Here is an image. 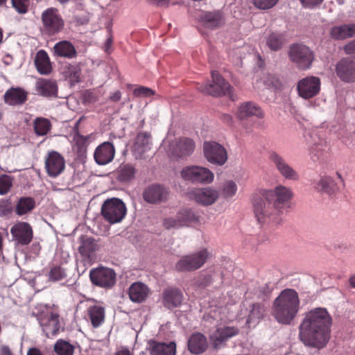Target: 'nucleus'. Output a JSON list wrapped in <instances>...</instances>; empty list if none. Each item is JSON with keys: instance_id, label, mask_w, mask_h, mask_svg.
Listing matches in <instances>:
<instances>
[{"instance_id": "nucleus-31", "label": "nucleus", "mask_w": 355, "mask_h": 355, "mask_svg": "<svg viewBox=\"0 0 355 355\" xmlns=\"http://www.w3.org/2000/svg\"><path fill=\"white\" fill-rule=\"evenodd\" d=\"M187 347L191 354H202L207 348V338L201 333H194L190 336Z\"/></svg>"}, {"instance_id": "nucleus-33", "label": "nucleus", "mask_w": 355, "mask_h": 355, "mask_svg": "<svg viewBox=\"0 0 355 355\" xmlns=\"http://www.w3.org/2000/svg\"><path fill=\"white\" fill-rule=\"evenodd\" d=\"M313 187L318 192L329 195L334 193L337 190L336 184L329 176H323L319 180H315L313 182Z\"/></svg>"}, {"instance_id": "nucleus-13", "label": "nucleus", "mask_w": 355, "mask_h": 355, "mask_svg": "<svg viewBox=\"0 0 355 355\" xmlns=\"http://www.w3.org/2000/svg\"><path fill=\"white\" fill-rule=\"evenodd\" d=\"M320 79L316 76H307L300 80L297 84L299 96L308 100L316 96L320 91Z\"/></svg>"}, {"instance_id": "nucleus-53", "label": "nucleus", "mask_w": 355, "mask_h": 355, "mask_svg": "<svg viewBox=\"0 0 355 355\" xmlns=\"http://www.w3.org/2000/svg\"><path fill=\"white\" fill-rule=\"evenodd\" d=\"M263 83L266 86L275 89H278L281 87V82L279 78L272 74L267 75L263 79Z\"/></svg>"}, {"instance_id": "nucleus-44", "label": "nucleus", "mask_w": 355, "mask_h": 355, "mask_svg": "<svg viewBox=\"0 0 355 355\" xmlns=\"http://www.w3.org/2000/svg\"><path fill=\"white\" fill-rule=\"evenodd\" d=\"M67 277L66 269L60 266H53L48 274L49 280L54 282L65 279Z\"/></svg>"}, {"instance_id": "nucleus-24", "label": "nucleus", "mask_w": 355, "mask_h": 355, "mask_svg": "<svg viewBox=\"0 0 355 355\" xmlns=\"http://www.w3.org/2000/svg\"><path fill=\"white\" fill-rule=\"evenodd\" d=\"M182 300L183 294L178 288H167L163 292V304L169 309L180 306Z\"/></svg>"}, {"instance_id": "nucleus-30", "label": "nucleus", "mask_w": 355, "mask_h": 355, "mask_svg": "<svg viewBox=\"0 0 355 355\" xmlns=\"http://www.w3.org/2000/svg\"><path fill=\"white\" fill-rule=\"evenodd\" d=\"M34 64L37 72L41 75H49L53 71V67L48 53L44 50L37 52Z\"/></svg>"}, {"instance_id": "nucleus-22", "label": "nucleus", "mask_w": 355, "mask_h": 355, "mask_svg": "<svg viewBox=\"0 0 355 355\" xmlns=\"http://www.w3.org/2000/svg\"><path fill=\"white\" fill-rule=\"evenodd\" d=\"M28 99V92L21 87H11L3 95V101L10 106H20Z\"/></svg>"}, {"instance_id": "nucleus-6", "label": "nucleus", "mask_w": 355, "mask_h": 355, "mask_svg": "<svg viewBox=\"0 0 355 355\" xmlns=\"http://www.w3.org/2000/svg\"><path fill=\"white\" fill-rule=\"evenodd\" d=\"M288 55L290 60L301 70L309 69L314 60L313 51L308 46L302 44L291 45Z\"/></svg>"}, {"instance_id": "nucleus-16", "label": "nucleus", "mask_w": 355, "mask_h": 355, "mask_svg": "<svg viewBox=\"0 0 355 355\" xmlns=\"http://www.w3.org/2000/svg\"><path fill=\"white\" fill-rule=\"evenodd\" d=\"M65 168V160L62 155L57 151H50L45 157V169L51 178H56Z\"/></svg>"}, {"instance_id": "nucleus-36", "label": "nucleus", "mask_w": 355, "mask_h": 355, "mask_svg": "<svg viewBox=\"0 0 355 355\" xmlns=\"http://www.w3.org/2000/svg\"><path fill=\"white\" fill-rule=\"evenodd\" d=\"M355 35V24H344L334 26L331 30V36L335 40H344Z\"/></svg>"}, {"instance_id": "nucleus-63", "label": "nucleus", "mask_w": 355, "mask_h": 355, "mask_svg": "<svg viewBox=\"0 0 355 355\" xmlns=\"http://www.w3.org/2000/svg\"><path fill=\"white\" fill-rule=\"evenodd\" d=\"M222 120L226 123H231L232 122V118L230 115L229 114H223L222 115V117H221Z\"/></svg>"}, {"instance_id": "nucleus-7", "label": "nucleus", "mask_w": 355, "mask_h": 355, "mask_svg": "<svg viewBox=\"0 0 355 355\" xmlns=\"http://www.w3.org/2000/svg\"><path fill=\"white\" fill-rule=\"evenodd\" d=\"M89 277L92 284L105 290L111 289L116 282L115 271L107 267L100 266L91 269Z\"/></svg>"}, {"instance_id": "nucleus-42", "label": "nucleus", "mask_w": 355, "mask_h": 355, "mask_svg": "<svg viewBox=\"0 0 355 355\" xmlns=\"http://www.w3.org/2000/svg\"><path fill=\"white\" fill-rule=\"evenodd\" d=\"M96 250V243L92 238H86L82 241V244L79 247L80 254L85 257H90L91 255Z\"/></svg>"}, {"instance_id": "nucleus-10", "label": "nucleus", "mask_w": 355, "mask_h": 355, "mask_svg": "<svg viewBox=\"0 0 355 355\" xmlns=\"http://www.w3.org/2000/svg\"><path fill=\"white\" fill-rule=\"evenodd\" d=\"M203 152L207 160L216 165L222 166L227 160V153L225 148L215 141H205Z\"/></svg>"}, {"instance_id": "nucleus-18", "label": "nucleus", "mask_w": 355, "mask_h": 355, "mask_svg": "<svg viewBox=\"0 0 355 355\" xmlns=\"http://www.w3.org/2000/svg\"><path fill=\"white\" fill-rule=\"evenodd\" d=\"M13 240L21 245H28L33 240V232L26 222H17L10 229Z\"/></svg>"}, {"instance_id": "nucleus-52", "label": "nucleus", "mask_w": 355, "mask_h": 355, "mask_svg": "<svg viewBox=\"0 0 355 355\" xmlns=\"http://www.w3.org/2000/svg\"><path fill=\"white\" fill-rule=\"evenodd\" d=\"M327 145L325 141L320 140L318 143L315 144L311 148V153L313 156L315 157L317 159L320 158L323 156L324 153L326 150Z\"/></svg>"}, {"instance_id": "nucleus-20", "label": "nucleus", "mask_w": 355, "mask_h": 355, "mask_svg": "<svg viewBox=\"0 0 355 355\" xmlns=\"http://www.w3.org/2000/svg\"><path fill=\"white\" fill-rule=\"evenodd\" d=\"M336 73L343 82H355V61L350 58H343L336 64Z\"/></svg>"}, {"instance_id": "nucleus-48", "label": "nucleus", "mask_w": 355, "mask_h": 355, "mask_svg": "<svg viewBox=\"0 0 355 355\" xmlns=\"http://www.w3.org/2000/svg\"><path fill=\"white\" fill-rule=\"evenodd\" d=\"M12 7L19 15H26L28 12L31 0H11Z\"/></svg>"}, {"instance_id": "nucleus-1", "label": "nucleus", "mask_w": 355, "mask_h": 355, "mask_svg": "<svg viewBox=\"0 0 355 355\" xmlns=\"http://www.w3.org/2000/svg\"><path fill=\"white\" fill-rule=\"evenodd\" d=\"M261 197L253 200V210L257 221L261 224L280 223L281 215L289 207L293 196L292 190L283 185L273 189L260 191Z\"/></svg>"}, {"instance_id": "nucleus-27", "label": "nucleus", "mask_w": 355, "mask_h": 355, "mask_svg": "<svg viewBox=\"0 0 355 355\" xmlns=\"http://www.w3.org/2000/svg\"><path fill=\"white\" fill-rule=\"evenodd\" d=\"M53 53L54 56L67 59L76 58L78 55L74 45L67 40L57 42L53 48Z\"/></svg>"}, {"instance_id": "nucleus-19", "label": "nucleus", "mask_w": 355, "mask_h": 355, "mask_svg": "<svg viewBox=\"0 0 355 355\" xmlns=\"http://www.w3.org/2000/svg\"><path fill=\"white\" fill-rule=\"evenodd\" d=\"M198 19L202 26L209 29L221 27L225 24V17L222 11H201Z\"/></svg>"}, {"instance_id": "nucleus-43", "label": "nucleus", "mask_w": 355, "mask_h": 355, "mask_svg": "<svg viewBox=\"0 0 355 355\" xmlns=\"http://www.w3.org/2000/svg\"><path fill=\"white\" fill-rule=\"evenodd\" d=\"M150 141V134L147 132H139L135 141V148L144 152L148 147Z\"/></svg>"}, {"instance_id": "nucleus-17", "label": "nucleus", "mask_w": 355, "mask_h": 355, "mask_svg": "<svg viewBox=\"0 0 355 355\" xmlns=\"http://www.w3.org/2000/svg\"><path fill=\"white\" fill-rule=\"evenodd\" d=\"M268 158L285 179L295 181L299 179L297 172L286 162L282 155L275 151H271L269 153Z\"/></svg>"}, {"instance_id": "nucleus-55", "label": "nucleus", "mask_w": 355, "mask_h": 355, "mask_svg": "<svg viewBox=\"0 0 355 355\" xmlns=\"http://www.w3.org/2000/svg\"><path fill=\"white\" fill-rule=\"evenodd\" d=\"M163 225L167 230L178 229L182 227L177 216L175 217H168L164 218L163 220Z\"/></svg>"}, {"instance_id": "nucleus-25", "label": "nucleus", "mask_w": 355, "mask_h": 355, "mask_svg": "<svg viewBox=\"0 0 355 355\" xmlns=\"http://www.w3.org/2000/svg\"><path fill=\"white\" fill-rule=\"evenodd\" d=\"M236 116L237 118L241 120L253 116L262 119L264 116V112L256 103L252 101H247L240 105L236 112Z\"/></svg>"}, {"instance_id": "nucleus-9", "label": "nucleus", "mask_w": 355, "mask_h": 355, "mask_svg": "<svg viewBox=\"0 0 355 355\" xmlns=\"http://www.w3.org/2000/svg\"><path fill=\"white\" fill-rule=\"evenodd\" d=\"M101 214L110 223L120 222L126 214V207L123 202L118 198L106 200L102 205Z\"/></svg>"}, {"instance_id": "nucleus-32", "label": "nucleus", "mask_w": 355, "mask_h": 355, "mask_svg": "<svg viewBox=\"0 0 355 355\" xmlns=\"http://www.w3.org/2000/svg\"><path fill=\"white\" fill-rule=\"evenodd\" d=\"M149 294V288L141 282H135L129 288L128 295L133 302L141 303L146 300Z\"/></svg>"}, {"instance_id": "nucleus-46", "label": "nucleus", "mask_w": 355, "mask_h": 355, "mask_svg": "<svg viewBox=\"0 0 355 355\" xmlns=\"http://www.w3.org/2000/svg\"><path fill=\"white\" fill-rule=\"evenodd\" d=\"M236 184L232 180L225 182L220 189L221 196L225 199L232 198L236 194Z\"/></svg>"}, {"instance_id": "nucleus-54", "label": "nucleus", "mask_w": 355, "mask_h": 355, "mask_svg": "<svg viewBox=\"0 0 355 355\" xmlns=\"http://www.w3.org/2000/svg\"><path fill=\"white\" fill-rule=\"evenodd\" d=\"M155 94V92L150 88L139 86L133 91V95L135 97H150Z\"/></svg>"}, {"instance_id": "nucleus-39", "label": "nucleus", "mask_w": 355, "mask_h": 355, "mask_svg": "<svg viewBox=\"0 0 355 355\" xmlns=\"http://www.w3.org/2000/svg\"><path fill=\"white\" fill-rule=\"evenodd\" d=\"M117 173L119 181L128 182L135 178L136 169L131 164H123L119 167Z\"/></svg>"}, {"instance_id": "nucleus-12", "label": "nucleus", "mask_w": 355, "mask_h": 355, "mask_svg": "<svg viewBox=\"0 0 355 355\" xmlns=\"http://www.w3.org/2000/svg\"><path fill=\"white\" fill-rule=\"evenodd\" d=\"M182 177L193 182L209 184L212 182L214 175L208 168L198 166H187L181 171Z\"/></svg>"}, {"instance_id": "nucleus-2", "label": "nucleus", "mask_w": 355, "mask_h": 355, "mask_svg": "<svg viewBox=\"0 0 355 355\" xmlns=\"http://www.w3.org/2000/svg\"><path fill=\"white\" fill-rule=\"evenodd\" d=\"M332 318L324 308H315L305 313L299 327V338L308 347L324 348L330 338Z\"/></svg>"}, {"instance_id": "nucleus-3", "label": "nucleus", "mask_w": 355, "mask_h": 355, "mask_svg": "<svg viewBox=\"0 0 355 355\" xmlns=\"http://www.w3.org/2000/svg\"><path fill=\"white\" fill-rule=\"evenodd\" d=\"M300 307L298 293L292 288H286L273 302L272 315L277 322L289 325L296 318Z\"/></svg>"}, {"instance_id": "nucleus-56", "label": "nucleus", "mask_w": 355, "mask_h": 355, "mask_svg": "<svg viewBox=\"0 0 355 355\" xmlns=\"http://www.w3.org/2000/svg\"><path fill=\"white\" fill-rule=\"evenodd\" d=\"M343 49L346 54L351 55L355 58V40L347 44Z\"/></svg>"}, {"instance_id": "nucleus-5", "label": "nucleus", "mask_w": 355, "mask_h": 355, "mask_svg": "<svg viewBox=\"0 0 355 355\" xmlns=\"http://www.w3.org/2000/svg\"><path fill=\"white\" fill-rule=\"evenodd\" d=\"M211 84H198L197 89L202 93L213 96L225 95L232 101L235 98L233 95L232 87L217 71L211 72Z\"/></svg>"}, {"instance_id": "nucleus-59", "label": "nucleus", "mask_w": 355, "mask_h": 355, "mask_svg": "<svg viewBox=\"0 0 355 355\" xmlns=\"http://www.w3.org/2000/svg\"><path fill=\"white\" fill-rule=\"evenodd\" d=\"M114 355H133V353L131 352L128 348L122 347L117 349Z\"/></svg>"}, {"instance_id": "nucleus-4", "label": "nucleus", "mask_w": 355, "mask_h": 355, "mask_svg": "<svg viewBox=\"0 0 355 355\" xmlns=\"http://www.w3.org/2000/svg\"><path fill=\"white\" fill-rule=\"evenodd\" d=\"M64 28V20L58 8L50 7L42 12L40 26L42 35L53 37L62 32Z\"/></svg>"}, {"instance_id": "nucleus-38", "label": "nucleus", "mask_w": 355, "mask_h": 355, "mask_svg": "<svg viewBox=\"0 0 355 355\" xmlns=\"http://www.w3.org/2000/svg\"><path fill=\"white\" fill-rule=\"evenodd\" d=\"M35 207V200L31 197H21L19 199L16 207L15 213L18 216H22L31 211Z\"/></svg>"}, {"instance_id": "nucleus-8", "label": "nucleus", "mask_w": 355, "mask_h": 355, "mask_svg": "<svg viewBox=\"0 0 355 355\" xmlns=\"http://www.w3.org/2000/svg\"><path fill=\"white\" fill-rule=\"evenodd\" d=\"M209 252L207 249L183 256L175 264V270L179 272H191L201 268L207 261Z\"/></svg>"}, {"instance_id": "nucleus-58", "label": "nucleus", "mask_w": 355, "mask_h": 355, "mask_svg": "<svg viewBox=\"0 0 355 355\" xmlns=\"http://www.w3.org/2000/svg\"><path fill=\"white\" fill-rule=\"evenodd\" d=\"M0 355H14L10 347L6 345H0Z\"/></svg>"}, {"instance_id": "nucleus-26", "label": "nucleus", "mask_w": 355, "mask_h": 355, "mask_svg": "<svg viewBox=\"0 0 355 355\" xmlns=\"http://www.w3.org/2000/svg\"><path fill=\"white\" fill-rule=\"evenodd\" d=\"M194 200L203 205H211L218 198V191L211 188L198 189L193 191Z\"/></svg>"}, {"instance_id": "nucleus-15", "label": "nucleus", "mask_w": 355, "mask_h": 355, "mask_svg": "<svg viewBox=\"0 0 355 355\" xmlns=\"http://www.w3.org/2000/svg\"><path fill=\"white\" fill-rule=\"evenodd\" d=\"M239 334V329L234 326L220 325L210 335V340L213 347L218 349L225 345V343Z\"/></svg>"}, {"instance_id": "nucleus-60", "label": "nucleus", "mask_w": 355, "mask_h": 355, "mask_svg": "<svg viewBox=\"0 0 355 355\" xmlns=\"http://www.w3.org/2000/svg\"><path fill=\"white\" fill-rule=\"evenodd\" d=\"M300 1L304 6H315L321 3L323 0H300Z\"/></svg>"}, {"instance_id": "nucleus-45", "label": "nucleus", "mask_w": 355, "mask_h": 355, "mask_svg": "<svg viewBox=\"0 0 355 355\" xmlns=\"http://www.w3.org/2000/svg\"><path fill=\"white\" fill-rule=\"evenodd\" d=\"M54 351L58 355H73L74 347L65 340H58L54 345Z\"/></svg>"}, {"instance_id": "nucleus-21", "label": "nucleus", "mask_w": 355, "mask_h": 355, "mask_svg": "<svg viewBox=\"0 0 355 355\" xmlns=\"http://www.w3.org/2000/svg\"><path fill=\"white\" fill-rule=\"evenodd\" d=\"M114 154L115 149L113 144L106 141L103 142L96 148L94 157L98 164L105 165L113 160Z\"/></svg>"}, {"instance_id": "nucleus-35", "label": "nucleus", "mask_w": 355, "mask_h": 355, "mask_svg": "<svg viewBox=\"0 0 355 355\" xmlns=\"http://www.w3.org/2000/svg\"><path fill=\"white\" fill-rule=\"evenodd\" d=\"M62 73L72 85L80 82L81 75L80 64L66 62L62 66Z\"/></svg>"}, {"instance_id": "nucleus-41", "label": "nucleus", "mask_w": 355, "mask_h": 355, "mask_svg": "<svg viewBox=\"0 0 355 355\" xmlns=\"http://www.w3.org/2000/svg\"><path fill=\"white\" fill-rule=\"evenodd\" d=\"M33 128L37 135L44 136L50 131L51 123L46 118L37 117L33 122Z\"/></svg>"}, {"instance_id": "nucleus-34", "label": "nucleus", "mask_w": 355, "mask_h": 355, "mask_svg": "<svg viewBox=\"0 0 355 355\" xmlns=\"http://www.w3.org/2000/svg\"><path fill=\"white\" fill-rule=\"evenodd\" d=\"M87 315L94 328L99 327L105 321V308L99 305H93L87 310Z\"/></svg>"}, {"instance_id": "nucleus-50", "label": "nucleus", "mask_w": 355, "mask_h": 355, "mask_svg": "<svg viewBox=\"0 0 355 355\" xmlns=\"http://www.w3.org/2000/svg\"><path fill=\"white\" fill-rule=\"evenodd\" d=\"M279 0H253L255 8L261 10H267L272 8L278 3Z\"/></svg>"}, {"instance_id": "nucleus-51", "label": "nucleus", "mask_w": 355, "mask_h": 355, "mask_svg": "<svg viewBox=\"0 0 355 355\" xmlns=\"http://www.w3.org/2000/svg\"><path fill=\"white\" fill-rule=\"evenodd\" d=\"M12 186V178L6 175L0 176V195L6 194Z\"/></svg>"}, {"instance_id": "nucleus-61", "label": "nucleus", "mask_w": 355, "mask_h": 355, "mask_svg": "<svg viewBox=\"0 0 355 355\" xmlns=\"http://www.w3.org/2000/svg\"><path fill=\"white\" fill-rule=\"evenodd\" d=\"M121 98V94L119 91H116L114 93L111 94L110 98L113 102L119 101Z\"/></svg>"}, {"instance_id": "nucleus-57", "label": "nucleus", "mask_w": 355, "mask_h": 355, "mask_svg": "<svg viewBox=\"0 0 355 355\" xmlns=\"http://www.w3.org/2000/svg\"><path fill=\"white\" fill-rule=\"evenodd\" d=\"M148 2L152 5L157 6H168L169 3L168 0H148Z\"/></svg>"}, {"instance_id": "nucleus-23", "label": "nucleus", "mask_w": 355, "mask_h": 355, "mask_svg": "<svg viewBox=\"0 0 355 355\" xmlns=\"http://www.w3.org/2000/svg\"><path fill=\"white\" fill-rule=\"evenodd\" d=\"M148 350L150 355H175L176 344L174 342L166 343L152 339L148 342Z\"/></svg>"}, {"instance_id": "nucleus-14", "label": "nucleus", "mask_w": 355, "mask_h": 355, "mask_svg": "<svg viewBox=\"0 0 355 355\" xmlns=\"http://www.w3.org/2000/svg\"><path fill=\"white\" fill-rule=\"evenodd\" d=\"M39 322L47 337L55 336L60 329L59 314L52 309L43 311L39 316Z\"/></svg>"}, {"instance_id": "nucleus-37", "label": "nucleus", "mask_w": 355, "mask_h": 355, "mask_svg": "<svg viewBox=\"0 0 355 355\" xmlns=\"http://www.w3.org/2000/svg\"><path fill=\"white\" fill-rule=\"evenodd\" d=\"M266 42L271 51H277L284 46L286 40L284 33L272 32L266 37Z\"/></svg>"}, {"instance_id": "nucleus-62", "label": "nucleus", "mask_w": 355, "mask_h": 355, "mask_svg": "<svg viewBox=\"0 0 355 355\" xmlns=\"http://www.w3.org/2000/svg\"><path fill=\"white\" fill-rule=\"evenodd\" d=\"M27 355H43L42 352L36 347L30 348L27 352Z\"/></svg>"}, {"instance_id": "nucleus-29", "label": "nucleus", "mask_w": 355, "mask_h": 355, "mask_svg": "<svg viewBox=\"0 0 355 355\" xmlns=\"http://www.w3.org/2000/svg\"><path fill=\"white\" fill-rule=\"evenodd\" d=\"M196 145L193 140L189 137H180L173 147V153L178 157L189 156L194 151Z\"/></svg>"}, {"instance_id": "nucleus-64", "label": "nucleus", "mask_w": 355, "mask_h": 355, "mask_svg": "<svg viewBox=\"0 0 355 355\" xmlns=\"http://www.w3.org/2000/svg\"><path fill=\"white\" fill-rule=\"evenodd\" d=\"M349 283L352 288H355V274L349 277Z\"/></svg>"}, {"instance_id": "nucleus-28", "label": "nucleus", "mask_w": 355, "mask_h": 355, "mask_svg": "<svg viewBox=\"0 0 355 355\" xmlns=\"http://www.w3.org/2000/svg\"><path fill=\"white\" fill-rule=\"evenodd\" d=\"M36 90L38 94L44 97H57L58 85L55 80L40 78L36 83Z\"/></svg>"}, {"instance_id": "nucleus-49", "label": "nucleus", "mask_w": 355, "mask_h": 355, "mask_svg": "<svg viewBox=\"0 0 355 355\" xmlns=\"http://www.w3.org/2000/svg\"><path fill=\"white\" fill-rule=\"evenodd\" d=\"M88 139L89 137L81 135L79 133L75 135V147L78 154L83 155L86 152L88 145Z\"/></svg>"}, {"instance_id": "nucleus-47", "label": "nucleus", "mask_w": 355, "mask_h": 355, "mask_svg": "<svg viewBox=\"0 0 355 355\" xmlns=\"http://www.w3.org/2000/svg\"><path fill=\"white\" fill-rule=\"evenodd\" d=\"M265 312L264 306L259 303L252 304L247 322L251 323L263 318Z\"/></svg>"}, {"instance_id": "nucleus-11", "label": "nucleus", "mask_w": 355, "mask_h": 355, "mask_svg": "<svg viewBox=\"0 0 355 355\" xmlns=\"http://www.w3.org/2000/svg\"><path fill=\"white\" fill-rule=\"evenodd\" d=\"M169 197V190L161 184H151L146 187L142 193L145 202L151 205L166 202Z\"/></svg>"}, {"instance_id": "nucleus-40", "label": "nucleus", "mask_w": 355, "mask_h": 355, "mask_svg": "<svg viewBox=\"0 0 355 355\" xmlns=\"http://www.w3.org/2000/svg\"><path fill=\"white\" fill-rule=\"evenodd\" d=\"M176 216L182 227L198 221V217L190 209H182L178 212Z\"/></svg>"}]
</instances>
